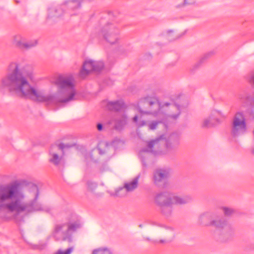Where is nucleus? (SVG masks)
I'll return each mask as SVG.
<instances>
[{
  "instance_id": "obj_1",
  "label": "nucleus",
  "mask_w": 254,
  "mask_h": 254,
  "mask_svg": "<svg viewBox=\"0 0 254 254\" xmlns=\"http://www.w3.org/2000/svg\"><path fill=\"white\" fill-rule=\"evenodd\" d=\"M6 74L0 80V92L12 95L47 104L63 107L76 99L75 81L71 74L59 76L52 83L57 86L56 92L45 94L44 90L32 86L34 78L32 66L23 59L12 61L7 66Z\"/></svg>"
},
{
  "instance_id": "obj_2",
  "label": "nucleus",
  "mask_w": 254,
  "mask_h": 254,
  "mask_svg": "<svg viewBox=\"0 0 254 254\" xmlns=\"http://www.w3.org/2000/svg\"><path fill=\"white\" fill-rule=\"evenodd\" d=\"M26 191L32 199L25 201V190L20 188L17 183L0 185V209L16 214H29L37 211L50 212L51 207L44 205L37 199L39 189L36 185L30 184Z\"/></svg>"
},
{
  "instance_id": "obj_3",
  "label": "nucleus",
  "mask_w": 254,
  "mask_h": 254,
  "mask_svg": "<svg viewBox=\"0 0 254 254\" xmlns=\"http://www.w3.org/2000/svg\"><path fill=\"white\" fill-rule=\"evenodd\" d=\"M141 113L158 117L164 111L166 113L162 119L163 123H175L180 118L183 106L173 100L161 102L155 96H146L139 101Z\"/></svg>"
},
{
  "instance_id": "obj_4",
  "label": "nucleus",
  "mask_w": 254,
  "mask_h": 254,
  "mask_svg": "<svg viewBox=\"0 0 254 254\" xmlns=\"http://www.w3.org/2000/svg\"><path fill=\"white\" fill-rule=\"evenodd\" d=\"M81 226L78 221L74 222L62 223L56 224L52 233L56 241H72V233Z\"/></svg>"
},
{
  "instance_id": "obj_5",
  "label": "nucleus",
  "mask_w": 254,
  "mask_h": 254,
  "mask_svg": "<svg viewBox=\"0 0 254 254\" xmlns=\"http://www.w3.org/2000/svg\"><path fill=\"white\" fill-rule=\"evenodd\" d=\"M212 214L209 212H206L201 214L199 218V222L200 224L206 226H212L218 229H221L223 234L227 238L232 236L233 234V230L232 227L228 224L227 221L224 218L217 216L210 221L208 223H204V219L211 217Z\"/></svg>"
},
{
  "instance_id": "obj_6",
  "label": "nucleus",
  "mask_w": 254,
  "mask_h": 254,
  "mask_svg": "<svg viewBox=\"0 0 254 254\" xmlns=\"http://www.w3.org/2000/svg\"><path fill=\"white\" fill-rule=\"evenodd\" d=\"M247 131L246 120L244 114L241 112L236 113L231 124V134L237 137L245 134Z\"/></svg>"
},
{
  "instance_id": "obj_7",
  "label": "nucleus",
  "mask_w": 254,
  "mask_h": 254,
  "mask_svg": "<svg viewBox=\"0 0 254 254\" xmlns=\"http://www.w3.org/2000/svg\"><path fill=\"white\" fill-rule=\"evenodd\" d=\"M161 137L152 140L147 143V147L141 149L139 155L143 166L146 167L152 162L151 157L152 155L157 153L158 148L159 145V141Z\"/></svg>"
},
{
  "instance_id": "obj_8",
  "label": "nucleus",
  "mask_w": 254,
  "mask_h": 254,
  "mask_svg": "<svg viewBox=\"0 0 254 254\" xmlns=\"http://www.w3.org/2000/svg\"><path fill=\"white\" fill-rule=\"evenodd\" d=\"M120 29L114 23H108L102 28L101 35L104 39L111 45L116 44L120 39Z\"/></svg>"
},
{
  "instance_id": "obj_9",
  "label": "nucleus",
  "mask_w": 254,
  "mask_h": 254,
  "mask_svg": "<svg viewBox=\"0 0 254 254\" xmlns=\"http://www.w3.org/2000/svg\"><path fill=\"white\" fill-rule=\"evenodd\" d=\"M70 146L64 143L52 145L50 149L49 162L55 166L60 165L63 160L64 149Z\"/></svg>"
},
{
  "instance_id": "obj_10",
  "label": "nucleus",
  "mask_w": 254,
  "mask_h": 254,
  "mask_svg": "<svg viewBox=\"0 0 254 254\" xmlns=\"http://www.w3.org/2000/svg\"><path fill=\"white\" fill-rule=\"evenodd\" d=\"M104 64L102 61H96L92 60H86L80 70L79 76L82 78L85 77L90 72H98L104 68Z\"/></svg>"
},
{
  "instance_id": "obj_11",
  "label": "nucleus",
  "mask_w": 254,
  "mask_h": 254,
  "mask_svg": "<svg viewBox=\"0 0 254 254\" xmlns=\"http://www.w3.org/2000/svg\"><path fill=\"white\" fill-rule=\"evenodd\" d=\"M11 42L15 47L23 50H28L36 47L37 40H28L26 37L21 34H17L12 37Z\"/></svg>"
},
{
  "instance_id": "obj_12",
  "label": "nucleus",
  "mask_w": 254,
  "mask_h": 254,
  "mask_svg": "<svg viewBox=\"0 0 254 254\" xmlns=\"http://www.w3.org/2000/svg\"><path fill=\"white\" fill-rule=\"evenodd\" d=\"M224 118L225 116L221 111L212 110L209 116L203 120L201 127L203 128L213 127L221 124L222 119Z\"/></svg>"
},
{
  "instance_id": "obj_13",
  "label": "nucleus",
  "mask_w": 254,
  "mask_h": 254,
  "mask_svg": "<svg viewBox=\"0 0 254 254\" xmlns=\"http://www.w3.org/2000/svg\"><path fill=\"white\" fill-rule=\"evenodd\" d=\"M139 176L136 177L130 181L126 182L123 188H120L114 192L108 191L111 196L116 197H123L126 194V192L133 191L137 188Z\"/></svg>"
},
{
  "instance_id": "obj_14",
  "label": "nucleus",
  "mask_w": 254,
  "mask_h": 254,
  "mask_svg": "<svg viewBox=\"0 0 254 254\" xmlns=\"http://www.w3.org/2000/svg\"><path fill=\"white\" fill-rule=\"evenodd\" d=\"M138 109L140 113L139 115H135L132 119V121L135 123L138 127H141L145 126L148 127V130H154L157 128L159 125L162 124L163 121L153 120L147 123L143 118V115L144 114L141 113L139 111V102L138 103Z\"/></svg>"
},
{
  "instance_id": "obj_15",
  "label": "nucleus",
  "mask_w": 254,
  "mask_h": 254,
  "mask_svg": "<svg viewBox=\"0 0 254 254\" xmlns=\"http://www.w3.org/2000/svg\"><path fill=\"white\" fill-rule=\"evenodd\" d=\"M173 193L168 191H162L156 193L154 196V204L160 207L164 205L172 204Z\"/></svg>"
},
{
  "instance_id": "obj_16",
  "label": "nucleus",
  "mask_w": 254,
  "mask_h": 254,
  "mask_svg": "<svg viewBox=\"0 0 254 254\" xmlns=\"http://www.w3.org/2000/svg\"><path fill=\"white\" fill-rule=\"evenodd\" d=\"M181 133L178 132L172 133L166 142V148L168 152H170L177 149L179 144Z\"/></svg>"
},
{
  "instance_id": "obj_17",
  "label": "nucleus",
  "mask_w": 254,
  "mask_h": 254,
  "mask_svg": "<svg viewBox=\"0 0 254 254\" xmlns=\"http://www.w3.org/2000/svg\"><path fill=\"white\" fill-rule=\"evenodd\" d=\"M127 117L125 114L117 116L115 119H112L107 122L109 125L114 123V127L117 130H121L127 124Z\"/></svg>"
},
{
  "instance_id": "obj_18",
  "label": "nucleus",
  "mask_w": 254,
  "mask_h": 254,
  "mask_svg": "<svg viewBox=\"0 0 254 254\" xmlns=\"http://www.w3.org/2000/svg\"><path fill=\"white\" fill-rule=\"evenodd\" d=\"M168 172L163 169L156 170L153 174V181L158 186H161L164 184L168 177Z\"/></svg>"
},
{
  "instance_id": "obj_19",
  "label": "nucleus",
  "mask_w": 254,
  "mask_h": 254,
  "mask_svg": "<svg viewBox=\"0 0 254 254\" xmlns=\"http://www.w3.org/2000/svg\"><path fill=\"white\" fill-rule=\"evenodd\" d=\"M172 198V204L174 205H185L192 200V197L189 194L178 195L173 193Z\"/></svg>"
},
{
  "instance_id": "obj_20",
  "label": "nucleus",
  "mask_w": 254,
  "mask_h": 254,
  "mask_svg": "<svg viewBox=\"0 0 254 254\" xmlns=\"http://www.w3.org/2000/svg\"><path fill=\"white\" fill-rule=\"evenodd\" d=\"M239 100L240 103L244 107L251 104L252 102L254 103V97H252L251 94L246 92H244L239 95Z\"/></svg>"
},
{
  "instance_id": "obj_21",
  "label": "nucleus",
  "mask_w": 254,
  "mask_h": 254,
  "mask_svg": "<svg viewBox=\"0 0 254 254\" xmlns=\"http://www.w3.org/2000/svg\"><path fill=\"white\" fill-rule=\"evenodd\" d=\"M124 106V103L122 100L108 102L107 104V108L112 111H118L121 110Z\"/></svg>"
},
{
  "instance_id": "obj_22",
  "label": "nucleus",
  "mask_w": 254,
  "mask_h": 254,
  "mask_svg": "<svg viewBox=\"0 0 254 254\" xmlns=\"http://www.w3.org/2000/svg\"><path fill=\"white\" fill-rule=\"evenodd\" d=\"M158 226L160 228L157 230V232L163 235L168 236V233H170L169 237L173 239L175 237L174 229L171 227L166 226L163 225H159Z\"/></svg>"
},
{
  "instance_id": "obj_23",
  "label": "nucleus",
  "mask_w": 254,
  "mask_h": 254,
  "mask_svg": "<svg viewBox=\"0 0 254 254\" xmlns=\"http://www.w3.org/2000/svg\"><path fill=\"white\" fill-rule=\"evenodd\" d=\"M173 205L174 204H169L160 206L161 214L166 218L171 217L173 215Z\"/></svg>"
},
{
  "instance_id": "obj_24",
  "label": "nucleus",
  "mask_w": 254,
  "mask_h": 254,
  "mask_svg": "<svg viewBox=\"0 0 254 254\" xmlns=\"http://www.w3.org/2000/svg\"><path fill=\"white\" fill-rule=\"evenodd\" d=\"M114 147L112 144H108L106 142H100L98 145V148L97 151L101 154L108 153L109 151L114 152Z\"/></svg>"
},
{
  "instance_id": "obj_25",
  "label": "nucleus",
  "mask_w": 254,
  "mask_h": 254,
  "mask_svg": "<svg viewBox=\"0 0 254 254\" xmlns=\"http://www.w3.org/2000/svg\"><path fill=\"white\" fill-rule=\"evenodd\" d=\"M63 13L62 9L60 7H52L49 8L48 17L53 18L61 16Z\"/></svg>"
},
{
  "instance_id": "obj_26",
  "label": "nucleus",
  "mask_w": 254,
  "mask_h": 254,
  "mask_svg": "<svg viewBox=\"0 0 254 254\" xmlns=\"http://www.w3.org/2000/svg\"><path fill=\"white\" fill-rule=\"evenodd\" d=\"M97 187V184L96 183L89 181L86 183L87 191L88 192L95 195L96 196H100L102 194L95 193V190Z\"/></svg>"
},
{
  "instance_id": "obj_27",
  "label": "nucleus",
  "mask_w": 254,
  "mask_h": 254,
  "mask_svg": "<svg viewBox=\"0 0 254 254\" xmlns=\"http://www.w3.org/2000/svg\"><path fill=\"white\" fill-rule=\"evenodd\" d=\"M92 254H113L110 249L106 247L100 248L93 251Z\"/></svg>"
},
{
  "instance_id": "obj_28",
  "label": "nucleus",
  "mask_w": 254,
  "mask_h": 254,
  "mask_svg": "<svg viewBox=\"0 0 254 254\" xmlns=\"http://www.w3.org/2000/svg\"><path fill=\"white\" fill-rule=\"evenodd\" d=\"M81 0H71L66 2L67 6L71 8L75 9L80 7Z\"/></svg>"
},
{
  "instance_id": "obj_29",
  "label": "nucleus",
  "mask_w": 254,
  "mask_h": 254,
  "mask_svg": "<svg viewBox=\"0 0 254 254\" xmlns=\"http://www.w3.org/2000/svg\"><path fill=\"white\" fill-rule=\"evenodd\" d=\"M143 239L144 241L150 242L152 244H163L166 242V241L164 239L158 240V239H152L149 237L143 236Z\"/></svg>"
},
{
  "instance_id": "obj_30",
  "label": "nucleus",
  "mask_w": 254,
  "mask_h": 254,
  "mask_svg": "<svg viewBox=\"0 0 254 254\" xmlns=\"http://www.w3.org/2000/svg\"><path fill=\"white\" fill-rule=\"evenodd\" d=\"M143 239L144 241L150 242L152 244H163L166 242V241L164 239L158 240V239H152L149 237L143 236Z\"/></svg>"
},
{
  "instance_id": "obj_31",
  "label": "nucleus",
  "mask_w": 254,
  "mask_h": 254,
  "mask_svg": "<svg viewBox=\"0 0 254 254\" xmlns=\"http://www.w3.org/2000/svg\"><path fill=\"white\" fill-rule=\"evenodd\" d=\"M197 0H184L183 2L176 6L177 8L183 7L187 5H193L195 4Z\"/></svg>"
},
{
  "instance_id": "obj_32",
  "label": "nucleus",
  "mask_w": 254,
  "mask_h": 254,
  "mask_svg": "<svg viewBox=\"0 0 254 254\" xmlns=\"http://www.w3.org/2000/svg\"><path fill=\"white\" fill-rule=\"evenodd\" d=\"M203 59H200L199 61L196 62L195 64H194L190 68V71L191 73H194L197 69H198L201 66L202 62H203Z\"/></svg>"
},
{
  "instance_id": "obj_33",
  "label": "nucleus",
  "mask_w": 254,
  "mask_h": 254,
  "mask_svg": "<svg viewBox=\"0 0 254 254\" xmlns=\"http://www.w3.org/2000/svg\"><path fill=\"white\" fill-rule=\"evenodd\" d=\"M222 210L225 216H229L233 214L235 212V210L234 209L229 207H222Z\"/></svg>"
},
{
  "instance_id": "obj_34",
  "label": "nucleus",
  "mask_w": 254,
  "mask_h": 254,
  "mask_svg": "<svg viewBox=\"0 0 254 254\" xmlns=\"http://www.w3.org/2000/svg\"><path fill=\"white\" fill-rule=\"evenodd\" d=\"M73 251L72 247L68 248L65 250L60 249L56 251L54 254H71Z\"/></svg>"
},
{
  "instance_id": "obj_35",
  "label": "nucleus",
  "mask_w": 254,
  "mask_h": 254,
  "mask_svg": "<svg viewBox=\"0 0 254 254\" xmlns=\"http://www.w3.org/2000/svg\"><path fill=\"white\" fill-rule=\"evenodd\" d=\"M167 36L169 40H172L177 37L175 36L174 31L170 30L167 31Z\"/></svg>"
},
{
  "instance_id": "obj_36",
  "label": "nucleus",
  "mask_w": 254,
  "mask_h": 254,
  "mask_svg": "<svg viewBox=\"0 0 254 254\" xmlns=\"http://www.w3.org/2000/svg\"><path fill=\"white\" fill-rule=\"evenodd\" d=\"M249 80L250 82L254 84V71L252 72L249 77Z\"/></svg>"
},
{
  "instance_id": "obj_37",
  "label": "nucleus",
  "mask_w": 254,
  "mask_h": 254,
  "mask_svg": "<svg viewBox=\"0 0 254 254\" xmlns=\"http://www.w3.org/2000/svg\"><path fill=\"white\" fill-rule=\"evenodd\" d=\"M97 128L99 131H102L103 128V125L101 123H98L97 125Z\"/></svg>"
},
{
  "instance_id": "obj_38",
  "label": "nucleus",
  "mask_w": 254,
  "mask_h": 254,
  "mask_svg": "<svg viewBox=\"0 0 254 254\" xmlns=\"http://www.w3.org/2000/svg\"><path fill=\"white\" fill-rule=\"evenodd\" d=\"M188 103L187 102H186L185 103H184V109L187 108V107L188 106Z\"/></svg>"
},
{
  "instance_id": "obj_39",
  "label": "nucleus",
  "mask_w": 254,
  "mask_h": 254,
  "mask_svg": "<svg viewBox=\"0 0 254 254\" xmlns=\"http://www.w3.org/2000/svg\"><path fill=\"white\" fill-rule=\"evenodd\" d=\"M90 158H91V159H93V158H92V155H91V156H90Z\"/></svg>"
},
{
  "instance_id": "obj_40",
  "label": "nucleus",
  "mask_w": 254,
  "mask_h": 254,
  "mask_svg": "<svg viewBox=\"0 0 254 254\" xmlns=\"http://www.w3.org/2000/svg\"><path fill=\"white\" fill-rule=\"evenodd\" d=\"M253 154H254V149H253Z\"/></svg>"
},
{
  "instance_id": "obj_41",
  "label": "nucleus",
  "mask_w": 254,
  "mask_h": 254,
  "mask_svg": "<svg viewBox=\"0 0 254 254\" xmlns=\"http://www.w3.org/2000/svg\"><path fill=\"white\" fill-rule=\"evenodd\" d=\"M95 151V150L94 149V150H92V152Z\"/></svg>"
}]
</instances>
